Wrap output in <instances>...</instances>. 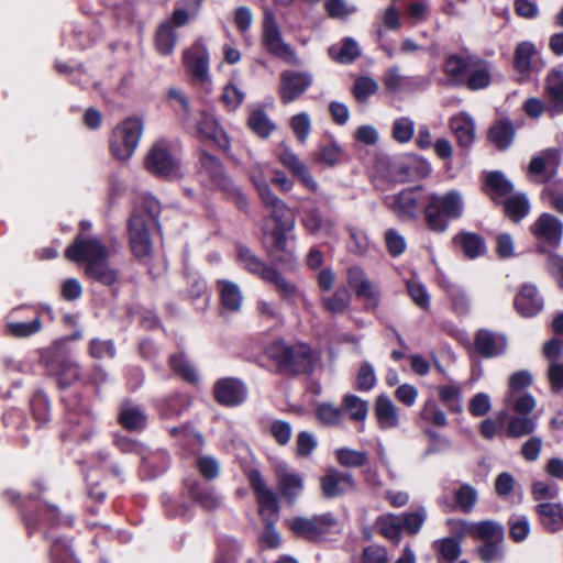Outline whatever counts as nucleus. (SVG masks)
<instances>
[{
	"instance_id": "1",
	"label": "nucleus",
	"mask_w": 563,
	"mask_h": 563,
	"mask_svg": "<svg viewBox=\"0 0 563 563\" xmlns=\"http://www.w3.org/2000/svg\"><path fill=\"white\" fill-rule=\"evenodd\" d=\"M492 69V63L470 53L449 55L443 65L449 77L473 91L490 85Z\"/></svg>"
},
{
	"instance_id": "2",
	"label": "nucleus",
	"mask_w": 563,
	"mask_h": 563,
	"mask_svg": "<svg viewBox=\"0 0 563 563\" xmlns=\"http://www.w3.org/2000/svg\"><path fill=\"white\" fill-rule=\"evenodd\" d=\"M252 489L255 493L256 501L260 506V515L266 522L262 536L263 543L269 549H277L282 544L280 534L273 525L279 512L278 499L276 494L268 487L265 479L257 470H252L247 474Z\"/></svg>"
},
{
	"instance_id": "3",
	"label": "nucleus",
	"mask_w": 563,
	"mask_h": 563,
	"mask_svg": "<svg viewBox=\"0 0 563 563\" xmlns=\"http://www.w3.org/2000/svg\"><path fill=\"white\" fill-rule=\"evenodd\" d=\"M464 197L460 190L452 189L444 194L432 192L424 207V219L430 230L444 232L448 220H455L464 213Z\"/></svg>"
},
{
	"instance_id": "4",
	"label": "nucleus",
	"mask_w": 563,
	"mask_h": 563,
	"mask_svg": "<svg viewBox=\"0 0 563 563\" xmlns=\"http://www.w3.org/2000/svg\"><path fill=\"white\" fill-rule=\"evenodd\" d=\"M261 201L269 211L263 224L264 235L273 247L279 251H286V233L291 231L295 225L289 207L274 192L262 198Z\"/></svg>"
},
{
	"instance_id": "5",
	"label": "nucleus",
	"mask_w": 563,
	"mask_h": 563,
	"mask_svg": "<svg viewBox=\"0 0 563 563\" xmlns=\"http://www.w3.org/2000/svg\"><path fill=\"white\" fill-rule=\"evenodd\" d=\"M238 262L250 273L257 275L263 280L274 285L284 299L294 301L298 297L299 291L295 285L287 282L274 268L266 266L246 246L238 247Z\"/></svg>"
},
{
	"instance_id": "6",
	"label": "nucleus",
	"mask_w": 563,
	"mask_h": 563,
	"mask_svg": "<svg viewBox=\"0 0 563 563\" xmlns=\"http://www.w3.org/2000/svg\"><path fill=\"white\" fill-rule=\"evenodd\" d=\"M46 371L60 388H66L81 378V369L73 355L62 349L48 351L43 356Z\"/></svg>"
},
{
	"instance_id": "7",
	"label": "nucleus",
	"mask_w": 563,
	"mask_h": 563,
	"mask_svg": "<svg viewBox=\"0 0 563 563\" xmlns=\"http://www.w3.org/2000/svg\"><path fill=\"white\" fill-rule=\"evenodd\" d=\"M141 136V120L129 118L119 124L110 139V151L120 159H129L135 152Z\"/></svg>"
},
{
	"instance_id": "8",
	"label": "nucleus",
	"mask_w": 563,
	"mask_h": 563,
	"mask_svg": "<svg viewBox=\"0 0 563 563\" xmlns=\"http://www.w3.org/2000/svg\"><path fill=\"white\" fill-rule=\"evenodd\" d=\"M529 230L542 253L558 249L562 242L563 222L551 213H541Z\"/></svg>"
},
{
	"instance_id": "9",
	"label": "nucleus",
	"mask_w": 563,
	"mask_h": 563,
	"mask_svg": "<svg viewBox=\"0 0 563 563\" xmlns=\"http://www.w3.org/2000/svg\"><path fill=\"white\" fill-rule=\"evenodd\" d=\"M262 36L263 43L271 54L288 65H301V59L296 52L283 40L279 26L272 12L265 13Z\"/></svg>"
},
{
	"instance_id": "10",
	"label": "nucleus",
	"mask_w": 563,
	"mask_h": 563,
	"mask_svg": "<svg viewBox=\"0 0 563 563\" xmlns=\"http://www.w3.org/2000/svg\"><path fill=\"white\" fill-rule=\"evenodd\" d=\"M146 166L157 176L177 177L180 175V159L172 152L170 144L165 140L153 144L146 156Z\"/></svg>"
},
{
	"instance_id": "11",
	"label": "nucleus",
	"mask_w": 563,
	"mask_h": 563,
	"mask_svg": "<svg viewBox=\"0 0 563 563\" xmlns=\"http://www.w3.org/2000/svg\"><path fill=\"white\" fill-rule=\"evenodd\" d=\"M335 525L331 514L313 517H294L286 520L287 528L297 537L307 540H319Z\"/></svg>"
},
{
	"instance_id": "12",
	"label": "nucleus",
	"mask_w": 563,
	"mask_h": 563,
	"mask_svg": "<svg viewBox=\"0 0 563 563\" xmlns=\"http://www.w3.org/2000/svg\"><path fill=\"white\" fill-rule=\"evenodd\" d=\"M109 249L98 238L78 236L65 250V256L75 263L85 262L88 265L91 262H98L109 257Z\"/></svg>"
},
{
	"instance_id": "13",
	"label": "nucleus",
	"mask_w": 563,
	"mask_h": 563,
	"mask_svg": "<svg viewBox=\"0 0 563 563\" xmlns=\"http://www.w3.org/2000/svg\"><path fill=\"white\" fill-rule=\"evenodd\" d=\"M313 84V75L310 71L287 69L279 76V99L284 104L300 98Z\"/></svg>"
},
{
	"instance_id": "14",
	"label": "nucleus",
	"mask_w": 563,
	"mask_h": 563,
	"mask_svg": "<svg viewBox=\"0 0 563 563\" xmlns=\"http://www.w3.org/2000/svg\"><path fill=\"white\" fill-rule=\"evenodd\" d=\"M347 284L358 298L365 301L368 310H375L380 303V291L360 266L347 269Z\"/></svg>"
},
{
	"instance_id": "15",
	"label": "nucleus",
	"mask_w": 563,
	"mask_h": 563,
	"mask_svg": "<svg viewBox=\"0 0 563 563\" xmlns=\"http://www.w3.org/2000/svg\"><path fill=\"white\" fill-rule=\"evenodd\" d=\"M280 351V365L291 373L300 374L312 371L313 367V353L306 344L296 345H282Z\"/></svg>"
},
{
	"instance_id": "16",
	"label": "nucleus",
	"mask_w": 563,
	"mask_h": 563,
	"mask_svg": "<svg viewBox=\"0 0 563 563\" xmlns=\"http://www.w3.org/2000/svg\"><path fill=\"white\" fill-rule=\"evenodd\" d=\"M420 194V186L406 188L398 194L386 196L384 203L399 219H410L416 217L418 211Z\"/></svg>"
},
{
	"instance_id": "17",
	"label": "nucleus",
	"mask_w": 563,
	"mask_h": 563,
	"mask_svg": "<svg viewBox=\"0 0 563 563\" xmlns=\"http://www.w3.org/2000/svg\"><path fill=\"white\" fill-rule=\"evenodd\" d=\"M186 69L199 81L209 80V51L202 41H196L183 52Z\"/></svg>"
},
{
	"instance_id": "18",
	"label": "nucleus",
	"mask_w": 563,
	"mask_h": 563,
	"mask_svg": "<svg viewBox=\"0 0 563 563\" xmlns=\"http://www.w3.org/2000/svg\"><path fill=\"white\" fill-rule=\"evenodd\" d=\"M320 486L327 498H334L353 492L355 482L352 474L330 468L321 476Z\"/></svg>"
},
{
	"instance_id": "19",
	"label": "nucleus",
	"mask_w": 563,
	"mask_h": 563,
	"mask_svg": "<svg viewBox=\"0 0 563 563\" xmlns=\"http://www.w3.org/2000/svg\"><path fill=\"white\" fill-rule=\"evenodd\" d=\"M275 473L280 495L289 503H294L303 489V477L284 464L278 465Z\"/></svg>"
},
{
	"instance_id": "20",
	"label": "nucleus",
	"mask_w": 563,
	"mask_h": 563,
	"mask_svg": "<svg viewBox=\"0 0 563 563\" xmlns=\"http://www.w3.org/2000/svg\"><path fill=\"white\" fill-rule=\"evenodd\" d=\"M279 163L297 177L301 184L311 191H317L318 183L310 174L307 165L288 147L278 153Z\"/></svg>"
},
{
	"instance_id": "21",
	"label": "nucleus",
	"mask_w": 563,
	"mask_h": 563,
	"mask_svg": "<svg viewBox=\"0 0 563 563\" xmlns=\"http://www.w3.org/2000/svg\"><path fill=\"white\" fill-rule=\"evenodd\" d=\"M214 397L217 401L224 406H236L246 398V388L244 384L235 378H223L214 385Z\"/></svg>"
},
{
	"instance_id": "22",
	"label": "nucleus",
	"mask_w": 563,
	"mask_h": 563,
	"mask_svg": "<svg viewBox=\"0 0 563 563\" xmlns=\"http://www.w3.org/2000/svg\"><path fill=\"white\" fill-rule=\"evenodd\" d=\"M301 224L312 235H335V221L330 217L323 216L318 208L307 209L301 218Z\"/></svg>"
},
{
	"instance_id": "23",
	"label": "nucleus",
	"mask_w": 563,
	"mask_h": 563,
	"mask_svg": "<svg viewBox=\"0 0 563 563\" xmlns=\"http://www.w3.org/2000/svg\"><path fill=\"white\" fill-rule=\"evenodd\" d=\"M374 415L379 429H396L400 424L398 409L387 395H378L374 402Z\"/></svg>"
},
{
	"instance_id": "24",
	"label": "nucleus",
	"mask_w": 563,
	"mask_h": 563,
	"mask_svg": "<svg viewBox=\"0 0 563 563\" xmlns=\"http://www.w3.org/2000/svg\"><path fill=\"white\" fill-rule=\"evenodd\" d=\"M474 345L482 356L495 357L505 352L507 341L503 334L482 329L475 335Z\"/></svg>"
},
{
	"instance_id": "25",
	"label": "nucleus",
	"mask_w": 563,
	"mask_h": 563,
	"mask_svg": "<svg viewBox=\"0 0 563 563\" xmlns=\"http://www.w3.org/2000/svg\"><path fill=\"white\" fill-rule=\"evenodd\" d=\"M515 307L523 317H533L543 308V300L536 286L523 285L515 298Z\"/></svg>"
},
{
	"instance_id": "26",
	"label": "nucleus",
	"mask_w": 563,
	"mask_h": 563,
	"mask_svg": "<svg viewBox=\"0 0 563 563\" xmlns=\"http://www.w3.org/2000/svg\"><path fill=\"white\" fill-rule=\"evenodd\" d=\"M450 129L460 146L468 147L475 140V122L467 112H460L450 119Z\"/></svg>"
},
{
	"instance_id": "27",
	"label": "nucleus",
	"mask_w": 563,
	"mask_h": 563,
	"mask_svg": "<svg viewBox=\"0 0 563 563\" xmlns=\"http://www.w3.org/2000/svg\"><path fill=\"white\" fill-rule=\"evenodd\" d=\"M560 151L556 148H547L534 156L528 167L532 175H545V179L551 178L560 164Z\"/></svg>"
},
{
	"instance_id": "28",
	"label": "nucleus",
	"mask_w": 563,
	"mask_h": 563,
	"mask_svg": "<svg viewBox=\"0 0 563 563\" xmlns=\"http://www.w3.org/2000/svg\"><path fill=\"white\" fill-rule=\"evenodd\" d=\"M161 213V205L152 195H143V232H156L161 235V224L158 216ZM146 253V241L143 236V256Z\"/></svg>"
},
{
	"instance_id": "29",
	"label": "nucleus",
	"mask_w": 563,
	"mask_h": 563,
	"mask_svg": "<svg viewBox=\"0 0 563 563\" xmlns=\"http://www.w3.org/2000/svg\"><path fill=\"white\" fill-rule=\"evenodd\" d=\"M545 92L552 113L563 112V70L554 69L547 77Z\"/></svg>"
},
{
	"instance_id": "30",
	"label": "nucleus",
	"mask_w": 563,
	"mask_h": 563,
	"mask_svg": "<svg viewBox=\"0 0 563 563\" xmlns=\"http://www.w3.org/2000/svg\"><path fill=\"white\" fill-rule=\"evenodd\" d=\"M467 532L475 539L487 541H504V528L500 523L493 520H483L471 522L467 526Z\"/></svg>"
},
{
	"instance_id": "31",
	"label": "nucleus",
	"mask_w": 563,
	"mask_h": 563,
	"mask_svg": "<svg viewBox=\"0 0 563 563\" xmlns=\"http://www.w3.org/2000/svg\"><path fill=\"white\" fill-rule=\"evenodd\" d=\"M85 274L104 286H112L118 280V272L110 267L108 258L89 263L85 267Z\"/></svg>"
},
{
	"instance_id": "32",
	"label": "nucleus",
	"mask_w": 563,
	"mask_h": 563,
	"mask_svg": "<svg viewBox=\"0 0 563 563\" xmlns=\"http://www.w3.org/2000/svg\"><path fill=\"white\" fill-rule=\"evenodd\" d=\"M188 492L190 497L208 511L219 508L222 504L221 497L213 488L200 483L190 485Z\"/></svg>"
},
{
	"instance_id": "33",
	"label": "nucleus",
	"mask_w": 563,
	"mask_h": 563,
	"mask_svg": "<svg viewBox=\"0 0 563 563\" xmlns=\"http://www.w3.org/2000/svg\"><path fill=\"white\" fill-rule=\"evenodd\" d=\"M540 519L545 529L551 532L559 531L563 528V509L556 504H540L538 506Z\"/></svg>"
},
{
	"instance_id": "34",
	"label": "nucleus",
	"mask_w": 563,
	"mask_h": 563,
	"mask_svg": "<svg viewBox=\"0 0 563 563\" xmlns=\"http://www.w3.org/2000/svg\"><path fill=\"white\" fill-rule=\"evenodd\" d=\"M505 407L516 415H529L537 406L536 398L528 393L506 394Z\"/></svg>"
},
{
	"instance_id": "35",
	"label": "nucleus",
	"mask_w": 563,
	"mask_h": 563,
	"mask_svg": "<svg viewBox=\"0 0 563 563\" xmlns=\"http://www.w3.org/2000/svg\"><path fill=\"white\" fill-rule=\"evenodd\" d=\"M454 242L461 246L468 258H475L486 252L484 239L475 233H461L454 238Z\"/></svg>"
},
{
	"instance_id": "36",
	"label": "nucleus",
	"mask_w": 563,
	"mask_h": 563,
	"mask_svg": "<svg viewBox=\"0 0 563 563\" xmlns=\"http://www.w3.org/2000/svg\"><path fill=\"white\" fill-rule=\"evenodd\" d=\"M218 286L222 306L231 311L240 310L243 301L240 287L229 280H219Z\"/></svg>"
},
{
	"instance_id": "37",
	"label": "nucleus",
	"mask_w": 563,
	"mask_h": 563,
	"mask_svg": "<svg viewBox=\"0 0 563 563\" xmlns=\"http://www.w3.org/2000/svg\"><path fill=\"white\" fill-rule=\"evenodd\" d=\"M486 192L494 200L507 197L512 191L511 183L499 172L487 174L485 179Z\"/></svg>"
},
{
	"instance_id": "38",
	"label": "nucleus",
	"mask_w": 563,
	"mask_h": 563,
	"mask_svg": "<svg viewBox=\"0 0 563 563\" xmlns=\"http://www.w3.org/2000/svg\"><path fill=\"white\" fill-rule=\"evenodd\" d=\"M329 55L341 64H350L361 55V48L356 41L346 37L341 45H332L329 48Z\"/></svg>"
},
{
	"instance_id": "39",
	"label": "nucleus",
	"mask_w": 563,
	"mask_h": 563,
	"mask_svg": "<svg viewBox=\"0 0 563 563\" xmlns=\"http://www.w3.org/2000/svg\"><path fill=\"white\" fill-rule=\"evenodd\" d=\"M342 409L347 412L352 421L364 423L368 416V401L347 394L342 398Z\"/></svg>"
},
{
	"instance_id": "40",
	"label": "nucleus",
	"mask_w": 563,
	"mask_h": 563,
	"mask_svg": "<svg viewBox=\"0 0 563 563\" xmlns=\"http://www.w3.org/2000/svg\"><path fill=\"white\" fill-rule=\"evenodd\" d=\"M178 36L170 23H162L155 34V47L162 55H170L177 44Z\"/></svg>"
},
{
	"instance_id": "41",
	"label": "nucleus",
	"mask_w": 563,
	"mask_h": 563,
	"mask_svg": "<svg viewBox=\"0 0 563 563\" xmlns=\"http://www.w3.org/2000/svg\"><path fill=\"white\" fill-rule=\"evenodd\" d=\"M538 51L533 43L521 42L517 45L514 56V65L518 73L528 74L531 70V60Z\"/></svg>"
},
{
	"instance_id": "42",
	"label": "nucleus",
	"mask_w": 563,
	"mask_h": 563,
	"mask_svg": "<svg viewBox=\"0 0 563 563\" xmlns=\"http://www.w3.org/2000/svg\"><path fill=\"white\" fill-rule=\"evenodd\" d=\"M42 330V321L36 314L31 321H9L7 333L16 339L30 338Z\"/></svg>"
},
{
	"instance_id": "43",
	"label": "nucleus",
	"mask_w": 563,
	"mask_h": 563,
	"mask_svg": "<svg viewBox=\"0 0 563 563\" xmlns=\"http://www.w3.org/2000/svg\"><path fill=\"white\" fill-rule=\"evenodd\" d=\"M537 428V419L528 415H517L509 418L507 434L511 438H522L533 433Z\"/></svg>"
},
{
	"instance_id": "44",
	"label": "nucleus",
	"mask_w": 563,
	"mask_h": 563,
	"mask_svg": "<svg viewBox=\"0 0 563 563\" xmlns=\"http://www.w3.org/2000/svg\"><path fill=\"white\" fill-rule=\"evenodd\" d=\"M488 136L496 147L505 150L512 143L515 130L509 121H499L489 129Z\"/></svg>"
},
{
	"instance_id": "45",
	"label": "nucleus",
	"mask_w": 563,
	"mask_h": 563,
	"mask_svg": "<svg viewBox=\"0 0 563 563\" xmlns=\"http://www.w3.org/2000/svg\"><path fill=\"white\" fill-rule=\"evenodd\" d=\"M505 213L515 222L525 218L530 210L527 197L522 194L509 196L504 201Z\"/></svg>"
},
{
	"instance_id": "46",
	"label": "nucleus",
	"mask_w": 563,
	"mask_h": 563,
	"mask_svg": "<svg viewBox=\"0 0 563 563\" xmlns=\"http://www.w3.org/2000/svg\"><path fill=\"white\" fill-rule=\"evenodd\" d=\"M342 154L343 152L341 146L336 142L330 141L321 143L318 146V150L313 154V159L317 163H322L332 167L341 161Z\"/></svg>"
},
{
	"instance_id": "47",
	"label": "nucleus",
	"mask_w": 563,
	"mask_h": 563,
	"mask_svg": "<svg viewBox=\"0 0 563 563\" xmlns=\"http://www.w3.org/2000/svg\"><path fill=\"white\" fill-rule=\"evenodd\" d=\"M379 532L387 539L398 543L402 530L401 517L387 514L377 519Z\"/></svg>"
},
{
	"instance_id": "48",
	"label": "nucleus",
	"mask_w": 563,
	"mask_h": 563,
	"mask_svg": "<svg viewBox=\"0 0 563 563\" xmlns=\"http://www.w3.org/2000/svg\"><path fill=\"white\" fill-rule=\"evenodd\" d=\"M267 170L268 167L261 163L252 164L249 170L251 181L253 183L260 199L273 194L267 180Z\"/></svg>"
},
{
	"instance_id": "49",
	"label": "nucleus",
	"mask_w": 563,
	"mask_h": 563,
	"mask_svg": "<svg viewBox=\"0 0 563 563\" xmlns=\"http://www.w3.org/2000/svg\"><path fill=\"white\" fill-rule=\"evenodd\" d=\"M439 398L443 405L448 407V409L452 412H461L462 411V401L461 395L462 390L460 385L457 384H449L439 387L438 389Z\"/></svg>"
},
{
	"instance_id": "50",
	"label": "nucleus",
	"mask_w": 563,
	"mask_h": 563,
	"mask_svg": "<svg viewBox=\"0 0 563 563\" xmlns=\"http://www.w3.org/2000/svg\"><path fill=\"white\" fill-rule=\"evenodd\" d=\"M435 549L438 550V561L442 563L445 561L452 563L459 559L462 553L461 543L454 538H444L435 542Z\"/></svg>"
},
{
	"instance_id": "51",
	"label": "nucleus",
	"mask_w": 563,
	"mask_h": 563,
	"mask_svg": "<svg viewBox=\"0 0 563 563\" xmlns=\"http://www.w3.org/2000/svg\"><path fill=\"white\" fill-rule=\"evenodd\" d=\"M350 303L351 295L344 289H339L331 296L322 297V306L333 314L345 312Z\"/></svg>"
},
{
	"instance_id": "52",
	"label": "nucleus",
	"mask_w": 563,
	"mask_h": 563,
	"mask_svg": "<svg viewBox=\"0 0 563 563\" xmlns=\"http://www.w3.org/2000/svg\"><path fill=\"white\" fill-rule=\"evenodd\" d=\"M316 418L323 426H335L342 421L343 410L330 402H322L316 407Z\"/></svg>"
},
{
	"instance_id": "53",
	"label": "nucleus",
	"mask_w": 563,
	"mask_h": 563,
	"mask_svg": "<svg viewBox=\"0 0 563 563\" xmlns=\"http://www.w3.org/2000/svg\"><path fill=\"white\" fill-rule=\"evenodd\" d=\"M335 457L338 462L345 467H361L364 466L368 461L365 451H357L350 448H341L335 450Z\"/></svg>"
},
{
	"instance_id": "54",
	"label": "nucleus",
	"mask_w": 563,
	"mask_h": 563,
	"mask_svg": "<svg viewBox=\"0 0 563 563\" xmlns=\"http://www.w3.org/2000/svg\"><path fill=\"white\" fill-rule=\"evenodd\" d=\"M52 563H78L69 540L56 539L51 545Z\"/></svg>"
},
{
	"instance_id": "55",
	"label": "nucleus",
	"mask_w": 563,
	"mask_h": 563,
	"mask_svg": "<svg viewBox=\"0 0 563 563\" xmlns=\"http://www.w3.org/2000/svg\"><path fill=\"white\" fill-rule=\"evenodd\" d=\"M249 125L261 137H267L276 128L263 110H254L251 112Z\"/></svg>"
},
{
	"instance_id": "56",
	"label": "nucleus",
	"mask_w": 563,
	"mask_h": 563,
	"mask_svg": "<svg viewBox=\"0 0 563 563\" xmlns=\"http://www.w3.org/2000/svg\"><path fill=\"white\" fill-rule=\"evenodd\" d=\"M478 558L485 563L500 561L504 556L503 541H487L476 548Z\"/></svg>"
},
{
	"instance_id": "57",
	"label": "nucleus",
	"mask_w": 563,
	"mask_h": 563,
	"mask_svg": "<svg viewBox=\"0 0 563 563\" xmlns=\"http://www.w3.org/2000/svg\"><path fill=\"white\" fill-rule=\"evenodd\" d=\"M31 408L34 419L40 423H45L49 420V401L43 391H37L33 395Z\"/></svg>"
},
{
	"instance_id": "58",
	"label": "nucleus",
	"mask_w": 563,
	"mask_h": 563,
	"mask_svg": "<svg viewBox=\"0 0 563 563\" xmlns=\"http://www.w3.org/2000/svg\"><path fill=\"white\" fill-rule=\"evenodd\" d=\"M457 507L463 512H471L477 501V492L471 485H462L455 492Z\"/></svg>"
},
{
	"instance_id": "59",
	"label": "nucleus",
	"mask_w": 563,
	"mask_h": 563,
	"mask_svg": "<svg viewBox=\"0 0 563 563\" xmlns=\"http://www.w3.org/2000/svg\"><path fill=\"white\" fill-rule=\"evenodd\" d=\"M169 363L173 371L186 380L190 383H196L198 380L196 369L183 354L173 355L169 360Z\"/></svg>"
},
{
	"instance_id": "60",
	"label": "nucleus",
	"mask_w": 563,
	"mask_h": 563,
	"mask_svg": "<svg viewBox=\"0 0 563 563\" xmlns=\"http://www.w3.org/2000/svg\"><path fill=\"white\" fill-rule=\"evenodd\" d=\"M541 198L558 212L563 213V183L547 186L541 194Z\"/></svg>"
},
{
	"instance_id": "61",
	"label": "nucleus",
	"mask_w": 563,
	"mask_h": 563,
	"mask_svg": "<svg viewBox=\"0 0 563 563\" xmlns=\"http://www.w3.org/2000/svg\"><path fill=\"white\" fill-rule=\"evenodd\" d=\"M196 130L201 137H214L218 132V122L212 114L201 111L196 119Z\"/></svg>"
},
{
	"instance_id": "62",
	"label": "nucleus",
	"mask_w": 563,
	"mask_h": 563,
	"mask_svg": "<svg viewBox=\"0 0 563 563\" xmlns=\"http://www.w3.org/2000/svg\"><path fill=\"white\" fill-rule=\"evenodd\" d=\"M420 417L437 427H445L448 423L445 413L433 399H429L424 402Z\"/></svg>"
},
{
	"instance_id": "63",
	"label": "nucleus",
	"mask_w": 563,
	"mask_h": 563,
	"mask_svg": "<svg viewBox=\"0 0 563 563\" xmlns=\"http://www.w3.org/2000/svg\"><path fill=\"white\" fill-rule=\"evenodd\" d=\"M351 241L347 245L351 253L355 255H364L371 247V241L367 234L357 228H350Z\"/></svg>"
},
{
	"instance_id": "64",
	"label": "nucleus",
	"mask_w": 563,
	"mask_h": 563,
	"mask_svg": "<svg viewBox=\"0 0 563 563\" xmlns=\"http://www.w3.org/2000/svg\"><path fill=\"white\" fill-rule=\"evenodd\" d=\"M290 128L300 143H305L311 131V120L307 112H300L290 119Z\"/></svg>"
}]
</instances>
